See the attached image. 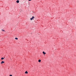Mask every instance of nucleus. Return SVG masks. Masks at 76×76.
<instances>
[{"label": "nucleus", "mask_w": 76, "mask_h": 76, "mask_svg": "<svg viewBox=\"0 0 76 76\" xmlns=\"http://www.w3.org/2000/svg\"><path fill=\"white\" fill-rule=\"evenodd\" d=\"M3 63H4V61H2L1 63V64H3Z\"/></svg>", "instance_id": "obj_3"}, {"label": "nucleus", "mask_w": 76, "mask_h": 76, "mask_svg": "<svg viewBox=\"0 0 76 76\" xmlns=\"http://www.w3.org/2000/svg\"><path fill=\"white\" fill-rule=\"evenodd\" d=\"M16 2L17 3H19V1L17 0L16 1Z\"/></svg>", "instance_id": "obj_4"}, {"label": "nucleus", "mask_w": 76, "mask_h": 76, "mask_svg": "<svg viewBox=\"0 0 76 76\" xmlns=\"http://www.w3.org/2000/svg\"><path fill=\"white\" fill-rule=\"evenodd\" d=\"M15 39H17V40H18V38H17V37H16Z\"/></svg>", "instance_id": "obj_7"}, {"label": "nucleus", "mask_w": 76, "mask_h": 76, "mask_svg": "<svg viewBox=\"0 0 76 76\" xmlns=\"http://www.w3.org/2000/svg\"><path fill=\"white\" fill-rule=\"evenodd\" d=\"M10 76H12V75H10Z\"/></svg>", "instance_id": "obj_10"}, {"label": "nucleus", "mask_w": 76, "mask_h": 76, "mask_svg": "<svg viewBox=\"0 0 76 76\" xmlns=\"http://www.w3.org/2000/svg\"><path fill=\"white\" fill-rule=\"evenodd\" d=\"M32 0H28V1H31Z\"/></svg>", "instance_id": "obj_11"}, {"label": "nucleus", "mask_w": 76, "mask_h": 76, "mask_svg": "<svg viewBox=\"0 0 76 76\" xmlns=\"http://www.w3.org/2000/svg\"><path fill=\"white\" fill-rule=\"evenodd\" d=\"M41 60L39 59L38 60V62H39V63H40V62H41Z\"/></svg>", "instance_id": "obj_6"}, {"label": "nucleus", "mask_w": 76, "mask_h": 76, "mask_svg": "<svg viewBox=\"0 0 76 76\" xmlns=\"http://www.w3.org/2000/svg\"><path fill=\"white\" fill-rule=\"evenodd\" d=\"M25 74H26H26H28V72H27V71H26L25 72Z\"/></svg>", "instance_id": "obj_5"}, {"label": "nucleus", "mask_w": 76, "mask_h": 76, "mask_svg": "<svg viewBox=\"0 0 76 76\" xmlns=\"http://www.w3.org/2000/svg\"><path fill=\"white\" fill-rule=\"evenodd\" d=\"M2 31H4V30H2Z\"/></svg>", "instance_id": "obj_9"}, {"label": "nucleus", "mask_w": 76, "mask_h": 76, "mask_svg": "<svg viewBox=\"0 0 76 76\" xmlns=\"http://www.w3.org/2000/svg\"><path fill=\"white\" fill-rule=\"evenodd\" d=\"M3 59H4V58H1V60H3Z\"/></svg>", "instance_id": "obj_8"}, {"label": "nucleus", "mask_w": 76, "mask_h": 76, "mask_svg": "<svg viewBox=\"0 0 76 76\" xmlns=\"http://www.w3.org/2000/svg\"><path fill=\"white\" fill-rule=\"evenodd\" d=\"M42 53L44 55H45V54H46V53H45L44 51H43V52H42Z\"/></svg>", "instance_id": "obj_2"}, {"label": "nucleus", "mask_w": 76, "mask_h": 76, "mask_svg": "<svg viewBox=\"0 0 76 76\" xmlns=\"http://www.w3.org/2000/svg\"><path fill=\"white\" fill-rule=\"evenodd\" d=\"M34 19V17L32 16V18H30V20H32V19Z\"/></svg>", "instance_id": "obj_1"}]
</instances>
